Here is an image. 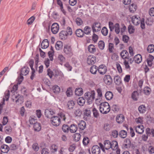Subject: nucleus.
<instances>
[{
  "label": "nucleus",
  "instance_id": "f257e3e1",
  "mask_svg": "<svg viewBox=\"0 0 154 154\" xmlns=\"http://www.w3.org/2000/svg\"><path fill=\"white\" fill-rule=\"evenodd\" d=\"M99 110L101 113L103 114H106L110 111V106L107 102L101 103L99 107Z\"/></svg>",
  "mask_w": 154,
  "mask_h": 154
},
{
  "label": "nucleus",
  "instance_id": "f03ea898",
  "mask_svg": "<svg viewBox=\"0 0 154 154\" xmlns=\"http://www.w3.org/2000/svg\"><path fill=\"white\" fill-rule=\"evenodd\" d=\"M95 93L94 91L87 92L85 94V98L89 104L92 103L95 99Z\"/></svg>",
  "mask_w": 154,
  "mask_h": 154
},
{
  "label": "nucleus",
  "instance_id": "7ed1b4c3",
  "mask_svg": "<svg viewBox=\"0 0 154 154\" xmlns=\"http://www.w3.org/2000/svg\"><path fill=\"white\" fill-rule=\"evenodd\" d=\"M51 122L53 126L56 127L58 126L61 123V119L59 116H54L51 118Z\"/></svg>",
  "mask_w": 154,
  "mask_h": 154
},
{
  "label": "nucleus",
  "instance_id": "20e7f679",
  "mask_svg": "<svg viewBox=\"0 0 154 154\" xmlns=\"http://www.w3.org/2000/svg\"><path fill=\"white\" fill-rule=\"evenodd\" d=\"M64 52L69 57H71L73 55V51L70 46L68 45H65L63 49Z\"/></svg>",
  "mask_w": 154,
  "mask_h": 154
},
{
  "label": "nucleus",
  "instance_id": "39448f33",
  "mask_svg": "<svg viewBox=\"0 0 154 154\" xmlns=\"http://www.w3.org/2000/svg\"><path fill=\"white\" fill-rule=\"evenodd\" d=\"M91 27L93 32L94 33L100 30L101 24L99 22H95L92 25Z\"/></svg>",
  "mask_w": 154,
  "mask_h": 154
},
{
  "label": "nucleus",
  "instance_id": "423d86ee",
  "mask_svg": "<svg viewBox=\"0 0 154 154\" xmlns=\"http://www.w3.org/2000/svg\"><path fill=\"white\" fill-rule=\"evenodd\" d=\"M96 62V57L93 55H90L87 58V63L88 64L92 65Z\"/></svg>",
  "mask_w": 154,
  "mask_h": 154
},
{
  "label": "nucleus",
  "instance_id": "0eeeda50",
  "mask_svg": "<svg viewBox=\"0 0 154 154\" xmlns=\"http://www.w3.org/2000/svg\"><path fill=\"white\" fill-rule=\"evenodd\" d=\"M55 113V111L51 109H46L45 112V115L46 117L48 118L51 119V118L52 117V116Z\"/></svg>",
  "mask_w": 154,
  "mask_h": 154
},
{
  "label": "nucleus",
  "instance_id": "6e6552de",
  "mask_svg": "<svg viewBox=\"0 0 154 154\" xmlns=\"http://www.w3.org/2000/svg\"><path fill=\"white\" fill-rule=\"evenodd\" d=\"M59 26L57 23H53L51 26V31L54 34H56L57 33L59 30Z\"/></svg>",
  "mask_w": 154,
  "mask_h": 154
},
{
  "label": "nucleus",
  "instance_id": "1a4fd4ad",
  "mask_svg": "<svg viewBox=\"0 0 154 154\" xmlns=\"http://www.w3.org/2000/svg\"><path fill=\"white\" fill-rule=\"evenodd\" d=\"M98 72L101 75H104L107 72L106 67L103 64L98 67Z\"/></svg>",
  "mask_w": 154,
  "mask_h": 154
},
{
  "label": "nucleus",
  "instance_id": "9d476101",
  "mask_svg": "<svg viewBox=\"0 0 154 154\" xmlns=\"http://www.w3.org/2000/svg\"><path fill=\"white\" fill-rule=\"evenodd\" d=\"M103 80L104 83L109 85H110L112 82V79L109 75H105L104 76Z\"/></svg>",
  "mask_w": 154,
  "mask_h": 154
},
{
  "label": "nucleus",
  "instance_id": "9b49d317",
  "mask_svg": "<svg viewBox=\"0 0 154 154\" xmlns=\"http://www.w3.org/2000/svg\"><path fill=\"white\" fill-rule=\"evenodd\" d=\"M16 99L15 103L16 104L19 105L22 103L23 102V97L19 94H18L17 96L15 97Z\"/></svg>",
  "mask_w": 154,
  "mask_h": 154
},
{
  "label": "nucleus",
  "instance_id": "f8f14e48",
  "mask_svg": "<svg viewBox=\"0 0 154 154\" xmlns=\"http://www.w3.org/2000/svg\"><path fill=\"white\" fill-rule=\"evenodd\" d=\"M91 151L93 154H99L100 152V149L98 146L95 145L92 147Z\"/></svg>",
  "mask_w": 154,
  "mask_h": 154
},
{
  "label": "nucleus",
  "instance_id": "ddd939ff",
  "mask_svg": "<svg viewBox=\"0 0 154 154\" xmlns=\"http://www.w3.org/2000/svg\"><path fill=\"white\" fill-rule=\"evenodd\" d=\"M139 18H140V17H139L138 18L137 17L136 15H134L132 17V21L134 25L137 26L140 23V20Z\"/></svg>",
  "mask_w": 154,
  "mask_h": 154
},
{
  "label": "nucleus",
  "instance_id": "4468645a",
  "mask_svg": "<svg viewBox=\"0 0 154 154\" xmlns=\"http://www.w3.org/2000/svg\"><path fill=\"white\" fill-rule=\"evenodd\" d=\"M131 141L129 139L126 138L124 140L123 146L125 148H129L131 146Z\"/></svg>",
  "mask_w": 154,
  "mask_h": 154
},
{
  "label": "nucleus",
  "instance_id": "2eb2a0df",
  "mask_svg": "<svg viewBox=\"0 0 154 154\" xmlns=\"http://www.w3.org/2000/svg\"><path fill=\"white\" fill-rule=\"evenodd\" d=\"M125 117L122 114L118 115L116 117V121L119 124L122 123L124 121Z\"/></svg>",
  "mask_w": 154,
  "mask_h": 154
},
{
  "label": "nucleus",
  "instance_id": "dca6fc26",
  "mask_svg": "<svg viewBox=\"0 0 154 154\" xmlns=\"http://www.w3.org/2000/svg\"><path fill=\"white\" fill-rule=\"evenodd\" d=\"M144 126L143 125H139L135 128L136 131L139 134H141L144 131Z\"/></svg>",
  "mask_w": 154,
  "mask_h": 154
},
{
  "label": "nucleus",
  "instance_id": "f3484780",
  "mask_svg": "<svg viewBox=\"0 0 154 154\" xmlns=\"http://www.w3.org/2000/svg\"><path fill=\"white\" fill-rule=\"evenodd\" d=\"M114 80L116 85H119L122 83L121 78L118 75H117L114 76Z\"/></svg>",
  "mask_w": 154,
  "mask_h": 154
},
{
  "label": "nucleus",
  "instance_id": "a211bd4d",
  "mask_svg": "<svg viewBox=\"0 0 154 154\" xmlns=\"http://www.w3.org/2000/svg\"><path fill=\"white\" fill-rule=\"evenodd\" d=\"M122 57L124 59H129L128 53L126 50H123L120 53Z\"/></svg>",
  "mask_w": 154,
  "mask_h": 154
},
{
  "label": "nucleus",
  "instance_id": "6ab92c4d",
  "mask_svg": "<svg viewBox=\"0 0 154 154\" xmlns=\"http://www.w3.org/2000/svg\"><path fill=\"white\" fill-rule=\"evenodd\" d=\"M74 101L72 100L69 101L67 103L66 106L69 109H72L75 106Z\"/></svg>",
  "mask_w": 154,
  "mask_h": 154
},
{
  "label": "nucleus",
  "instance_id": "aec40b11",
  "mask_svg": "<svg viewBox=\"0 0 154 154\" xmlns=\"http://www.w3.org/2000/svg\"><path fill=\"white\" fill-rule=\"evenodd\" d=\"M78 127L80 130H84L86 127L85 122L84 121H81L78 124Z\"/></svg>",
  "mask_w": 154,
  "mask_h": 154
},
{
  "label": "nucleus",
  "instance_id": "412c9836",
  "mask_svg": "<svg viewBox=\"0 0 154 154\" xmlns=\"http://www.w3.org/2000/svg\"><path fill=\"white\" fill-rule=\"evenodd\" d=\"M1 152L4 153H8L10 149L9 147L5 144L2 145L1 147Z\"/></svg>",
  "mask_w": 154,
  "mask_h": 154
},
{
  "label": "nucleus",
  "instance_id": "4be33fe9",
  "mask_svg": "<svg viewBox=\"0 0 154 154\" xmlns=\"http://www.w3.org/2000/svg\"><path fill=\"white\" fill-rule=\"evenodd\" d=\"M134 60L135 63L139 64L141 62L142 60V57L140 54H137L134 57Z\"/></svg>",
  "mask_w": 154,
  "mask_h": 154
},
{
  "label": "nucleus",
  "instance_id": "5701e85b",
  "mask_svg": "<svg viewBox=\"0 0 154 154\" xmlns=\"http://www.w3.org/2000/svg\"><path fill=\"white\" fill-rule=\"evenodd\" d=\"M67 36L66 31L62 30L59 33L60 38L62 40H65Z\"/></svg>",
  "mask_w": 154,
  "mask_h": 154
},
{
  "label": "nucleus",
  "instance_id": "b1692460",
  "mask_svg": "<svg viewBox=\"0 0 154 154\" xmlns=\"http://www.w3.org/2000/svg\"><path fill=\"white\" fill-rule=\"evenodd\" d=\"M48 46V41L47 39L44 40L41 44V47L42 49H45L47 48Z\"/></svg>",
  "mask_w": 154,
  "mask_h": 154
},
{
  "label": "nucleus",
  "instance_id": "393cba45",
  "mask_svg": "<svg viewBox=\"0 0 154 154\" xmlns=\"http://www.w3.org/2000/svg\"><path fill=\"white\" fill-rule=\"evenodd\" d=\"M104 148L106 150H108L111 148L112 145H111V142L109 140H106L104 142Z\"/></svg>",
  "mask_w": 154,
  "mask_h": 154
},
{
  "label": "nucleus",
  "instance_id": "a878e982",
  "mask_svg": "<svg viewBox=\"0 0 154 154\" xmlns=\"http://www.w3.org/2000/svg\"><path fill=\"white\" fill-rule=\"evenodd\" d=\"M75 34L77 36L79 37H82L84 35L83 31L81 29H78L75 31Z\"/></svg>",
  "mask_w": 154,
  "mask_h": 154
},
{
  "label": "nucleus",
  "instance_id": "bb28decb",
  "mask_svg": "<svg viewBox=\"0 0 154 154\" xmlns=\"http://www.w3.org/2000/svg\"><path fill=\"white\" fill-rule=\"evenodd\" d=\"M29 69L28 67L24 66L21 69V73L24 75H27L29 72Z\"/></svg>",
  "mask_w": 154,
  "mask_h": 154
},
{
  "label": "nucleus",
  "instance_id": "cd10ccee",
  "mask_svg": "<svg viewBox=\"0 0 154 154\" xmlns=\"http://www.w3.org/2000/svg\"><path fill=\"white\" fill-rule=\"evenodd\" d=\"M146 132L147 135L149 136L151 134L152 137H154V129H150L149 128H147L146 130Z\"/></svg>",
  "mask_w": 154,
  "mask_h": 154
},
{
  "label": "nucleus",
  "instance_id": "c85d7f7f",
  "mask_svg": "<svg viewBox=\"0 0 154 154\" xmlns=\"http://www.w3.org/2000/svg\"><path fill=\"white\" fill-rule=\"evenodd\" d=\"M98 67L96 65L92 66L90 68V72L93 74H96L98 71Z\"/></svg>",
  "mask_w": 154,
  "mask_h": 154
},
{
  "label": "nucleus",
  "instance_id": "c756f323",
  "mask_svg": "<svg viewBox=\"0 0 154 154\" xmlns=\"http://www.w3.org/2000/svg\"><path fill=\"white\" fill-rule=\"evenodd\" d=\"M139 97V94L137 91H134L131 94V98L135 101H137Z\"/></svg>",
  "mask_w": 154,
  "mask_h": 154
},
{
  "label": "nucleus",
  "instance_id": "7c9ffc66",
  "mask_svg": "<svg viewBox=\"0 0 154 154\" xmlns=\"http://www.w3.org/2000/svg\"><path fill=\"white\" fill-rule=\"evenodd\" d=\"M88 51L91 53H93L96 51V49L94 45L93 44H91L88 47Z\"/></svg>",
  "mask_w": 154,
  "mask_h": 154
},
{
  "label": "nucleus",
  "instance_id": "2f4dec72",
  "mask_svg": "<svg viewBox=\"0 0 154 154\" xmlns=\"http://www.w3.org/2000/svg\"><path fill=\"white\" fill-rule=\"evenodd\" d=\"M77 125L74 124L71 125L69 127L70 131L72 133H75L77 130Z\"/></svg>",
  "mask_w": 154,
  "mask_h": 154
},
{
  "label": "nucleus",
  "instance_id": "473e14b6",
  "mask_svg": "<svg viewBox=\"0 0 154 154\" xmlns=\"http://www.w3.org/2000/svg\"><path fill=\"white\" fill-rule=\"evenodd\" d=\"M113 96L112 93L110 91H107L105 94V97L106 99L108 100H109L112 99Z\"/></svg>",
  "mask_w": 154,
  "mask_h": 154
},
{
  "label": "nucleus",
  "instance_id": "72a5a7b5",
  "mask_svg": "<svg viewBox=\"0 0 154 154\" xmlns=\"http://www.w3.org/2000/svg\"><path fill=\"white\" fill-rule=\"evenodd\" d=\"M127 132L124 130L120 131L119 133V137L122 138H125L127 136Z\"/></svg>",
  "mask_w": 154,
  "mask_h": 154
},
{
  "label": "nucleus",
  "instance_id": "f704fd0d",
  "mask_svg": "<svg viewBox=\"0 0 154 154\" xmlns=\"http://www.w3.org/2000/svg\"><path fill=\"white\" fill-rule=\"evenodd\" d=\"M75 94L78 96H80L83 94V90L82 88H77L75 91Z\"/></svg>",
  "mask_w": 154,
  "mask_h": 154
},
{
  "label": "nucleus",
  "instance_id": "c9c22d12",
  "mask_svg": "<svg viewBox=\"0 0 154 154\" xmlns=\"http://www.w3.org/2000/svg\"><path fill=\"white\" fill-rule=\"evenodd\" d=\"M85 100L83 97H80L77 100V102L78 104L80 106H83L85 103Z\"/></svg>",
  "mask_w": 154,
  "mask_h": 154
},
{
  "label": "nucleus",
  "instance_id": "e433bc0d",
  "mask_svg": "<svg viewBox=\"0 0 154 154\" xmlns=\"http://www.w3.org/2000/svg\"><path fill=\"white\" fill-rule=\"evenodd\" d=\"M91 31V28L88 26H86L84 28L83 32L84 35H89Z\"/></svg>",
  "mask_w": 154,
  "mask_h": 154
},
{
  "label": "nucleus",
  "instance_id": "4c0bfd02",
  "mask_svg": "<svg viewBox=\"0 0 154 154\" xmlns=\"http://www.w3.org/2000/svg\"><path fill=\"white\" fill-rule=\"evenodd\" d=\"M138 111L140 113H143L146 111V107L145 106L143 105H141L139 106L138 107Z\"/></svg>",
  "mask_w": 154,
  "mask_h": 154
},
{
  "label": "nucleus",
  "instance_id": "58836bf2",
  "mask_svg": "<svg viewBox=\"0 0 154 154\" xmlns=\"http://www.w3.org/2000/svg\"><path fill=\"white\" fill-rule=\"evenodd\" d=\"M137 6L135 4H132L129 5V10L130 12L133 13L136 10Z\"/></svg>",
  "mask_w": 154,
  "mask_h": 154
},
{
  "label": "nucleus",
  "instance_id": "ea45409f",
  "mask_svg": "<svg viewBox=\"0 0 154 154\" xmlns=\"http://www.w3.org/2000/svg\"><path fill=\"white\" fill-rule=\"evenodd\" d=\"M33 128L35 131H39L41 129L40 124V123L37 122L34 125Z\"/></svg>",
  "mask_w": 154,
  "mask_h": 154
},
{
  "label": "nucleus",
  "instance_id": "a19ab883",
  "mask_svg": "<svg viewBox=\"0 0 154 154\" xmlns=\"http://www.w3.org/2000/svg\"><path fill=\"white\" fill-rule=\"evenodd\" d=\"M112 147L111 148L113 150L116 149L118 148V145L117 142L116 141H113L111 143Z\"/></svg>",
  "mask_w": 154,
  "mask_h": 154
},
{
  "label": "nucleus",
  "instance_id": "79ce46f5",
  "mask_svg": "<svg viewBox=\"0 0 154 154\" xmlns=\"http://www.w3.org/2000/svg\"><path fill=\"white\" fill-rule=\"evenodd\" d=\"M74 140L75 142L78 141L80 139L81 135L79 133H76L73 135Z\"/></svg>",
  "mask_w": 154,
  "mask_h": 154
},
{
  "label": "nucleus",
  "instance_id": "37998d69",
  "mask_svg": "<svg viewBox=\"0 0 154 154\" xmlns=\"http://www.w3.org/2000/svg\"><path fill=\"white\" fill-rule=\"evenodd\" d=\"M52 89L53 92L56 94L59 93L60 91V88L57 85H54L53 86Z\"/></svg>",
  "mask_w": 154,
  "mask_h": 154
},
{
  "label": "nucleus",
  "instance_id": "c03bdc74",
  "mask_svg": "<svg viewBox=\"0 0 154 154\" xmlns=\"http://www.w3.org/2000/svg\"><path fill=\"white\" fill-rule=\"evenodd\" d=\"M62 131L65 133H68L69 130V127L67 125H63L62 126Z\"/></svg>",
  "mask_w": 154,
  "mask_h": 154
},
{
  "label": "nucleus",
  "instance_id": "a18cd8bd",
  "mask_svg": "<svg viewBox=\"0 0 154 154\" xmlns=\"http://www.w3.org/2000/svg\"><path fill=\"white\" fill-rule=\"evenodd\" d=\"M62 47V42L60 41H57L55 45V48L57 50L61 49Z\"/></svg>",
  "mask_w": 154,
  "mask_h": 154
},
{
  "label": "nucleus",
  "instance_id": "49530a36",
  "mask_svg": "<svg viewBox=\"0 0 154 154\" xmlns=\"http://www.w3.org/2000/svg\"><path fill=\"white\" fill-rule=\"evenodd\" d=\"M147 51L149 53H152L154 51V45L150 44L148 45L147 48Z\"/></svg>",
  "mask_w": 154,
  "mask_h": 154
},
{
  "label": "nucleus",
  "instance_id": "de8ad7c7",
  "mask_svg": "<svg viewBox=\"0 0 154 154\" xmlns=\"http://www.w3.org/2000/svg\"><path fill=\"white\" fill-rule=\"evenodd\" d=\"M98 45L99 48L101 50H103L105 47V43L103 41H99L98 43Z\"/></svg>",
  "mask_w": 154,
  "mask_h": 154
},
{
  "label": "nucleus",
  "instance_id": "09e8293b",
  "mask_svg": "<svg viewBox=\"0 0 154 154\" xmlns=\"http://www.w3.org/2000/svg\"><path fill=\"white\" fill-rule=\"evenodd\" d=\"M94 116L95 118H97L99 116V113L98 111L95 108H94L92 109Z\"/></svg>",
  "mask_w": 154,
  "mask_h": 154
},
{
  "label": "nucleus",
  "instance_id": "8fccbe9b",
  "mask_svg": "<svg viewBox=\"0 0 154 154\" xmlns=\"http://www.w3.org/2000/svg\"><path fill=\"white\" fill-rule=\"evenodd\" d=\"M115 31L117 34H118L120 32V26L119 23H116L114 26Z\"/></svg>",
  "mask_w": 154,
  "mask_h": 154
},
{
  "label": "nucleus",
  "instance_id": "3c124183",
  "mask_svg": "<svg viewBox=\"0 0 154 154\" xmlns=\"http://www.w3.org/2000/svg\"><path fill=\"white\" fill-rule=\"evenodd\" d=\"M151 89L148 87H145L144 88V92L145 94L149 95L151 91Z\"/></svg>",
  "mask_w": 154,
  "mask_h": 154
},
{
  "label": "nucleus",
  "instance_id": "603ef678",
  "mask_svg": "<svg viewBox=\"0 0 154 154\" xmlns=\"http://www.w3.org/2000/svg\"><path fill=\"white\" fill-rule=\"evenodd\" d=\"M58 116L60 117V119L63 121H65L66 119L65 114L62 112H60L58 114Z\"/></svg>",
  "mask_w": 154,
  "mask_h": 154
},
{
  "label": "nucleus",
  "instance_id": "864d4df0",
  "mask_svg": "<svg viewBox=\"0 0 154 154\" xmlns=\"http://www.w3.org/2000/svg\"><path fill=\"white\" fill-rule=\"evenodd\" d=\"M114 48L113 44L109 43L108 46V50L110 53H112L113 51V49Z\"/></svg>",
  "mask_w": 154,
  "mask_h": 154
},
{
  "label": "nucleus",
  "instance_id": "5fc2aeb1",
  "mask_svg": "<svg viewBox=\"0 0 154 154\" xmlns=\"http://www.w3.org/2000/svg\"><path fill=\"white\" fill-rule=\"evenodd\" d=\"M35 17L34 16H32L30 17L29 19H28L27 21V24L31 25L32 24V23L35 20Z\"/></svg>",
  "mask_w": 154,
  "mask_h": 154
},
{
  "label": "nucleus",
  "instance_id": "6e6d98bb",
  "mask_svg": "<svg viewBox=\"0 0 154 154\" xmlns=\"http://www.w3.org/2000/svg\"><path fill=\"white\" fill-rule=\"evenodd\" d=\"M71 88H69L67 89L66 93L67 97H70L72 94V92Z\"/></svg>",
  "mask_w": 154,
  "mask_h": 154
},
{
  "label": "nucleus",
  "instance_id": "4d7b16f0",
  "mask_svg": "<svg viewBox=\"0 0 154 154\" xmlns=\"http://www.w3.org/2000/svg\"><path fill=\"white\" fill-rule=\"evenodd\" d=\"M102 34L104 36H106L108 33V30L106 27H104L102 29L101 31Z\"/></svg>",
  "mask_w": 154,
  "mask_h": 154
},
{
  "label": "nucleus",
  "instance_id": "13d9d810",
  "mask_svg": "<svg viewBox=\"0 0 154 154\" xmlns=\"http://www.w3.org/2000/svg\"><path fill=\"white\" fill-rule=\"evenodd\" d=\"M128 30L129 33L131 34L134 33V29L131 25H130L128 27Z\"/></svg>",
  "mask_w": 154,
  "mask_h": 154
},
{
  "label": "nucleus",
  "instance_id": "bf43d9fd",
  "mask_svg": "<svg viewBox=\"0 0 154 154\" xmlns=\"http://www.w3.org/2000/svg\"><path fill=\"white\" fill-rule=\"evenodd\" d=\"M75 22L78 26H81L83 23V21L82 19L79 17H77L75 19Z\"/></svg>",
  "mask_w": 154,
  "mask_h": 154
},
{
  "label": "nucleus",
  "instance_id": "052dcab7",
  "mask_svg": "<svg viewBox=\"0 0 154 154\" xmlns=\"http://www.w3.org/2000/svg\"><path fill=\"white\" fill-rule=\"evenodd\" d=\"M119 135V133L116 130H113L112 132V135L114 138H117Z\"/></svg>",
  "mask_w": 154,
  "mask_h": 154
},
{
  "label": "nucleus",
  "instance_id": "680f3d73",
  "mask_svg": "<svg viewBox=\"0 0 154 154\" xmlns=\"http://www.w3.org/2000/svg\"><path fill=\"white\" fill-rule=\"evenodd\" d=\"M82 114V111L79 109H76L74 111V114L76 116H81Z\"/></svg>",
  "mask_w": 154,
  "mask_h": 154
},
{
  "label": "nucleus",
  "instance_id": "e2e57ef3",
  "mask_svg": "<svg viewBox=\"0 0 154 154\" xmlns=\"http://www.w3.org/2000/svg\"><path fill=\"white\" fill-rule=\"evenodd\" d=\"M89 138L86 137H84L83 140V143L84 145H87L89 143Z\"/></svg>",
  "mask_w": 154,
  "mask_h": 154
},
{
  "label": "nucleus",
  "instance_id": "0e129e2a",
  "mask_svg": "<svg viewBox=\"0 0 154 154\" xmlns=\"http://www.w3.org/2000/svg\"><path fill=\"white\" fill-rule=\"evenodd\" d=\"M66 32L67 35H71L72 33V29L69 26L67 28L66 31Z\"/></svg>",
  "mask_w": 154,
  "mask_h": 154
},
{
  "label": "nucleus",
  "instance_id": "69168bd1",
  "mask_svg": "<svg viewBox=\"0 0 154 154\" xmlns=\"http://www.w3.org/2000/svg\"><path fill=\"white\" fill-rule=\"evenodd\" d=\"M145 19L143 18H142L140 21V27L142 29H145Z\"/></svg>",
  "mask_w": 154,
  "mask_h": 154
},
{
  "label": "nucleus",
  "instance_id": "338daca9",
  "mask_svg": "<svg viewBox=\"0 0 154 154\" xmlns=\"http://www.w3.org/2000/svg\"><path fill=\"white\" fill-rule=\"evenodd\" d=\"M54 51H49L48 53L49 58L51 61H53V55Z\"/></svg>",
  "mask_w": 154,
  "mask_h": 154
},
{
  "label": "nucleus",
  "instance_id": "774afa93",
  "mask_svg": "<svg viewBox=\"0 0 154 154\" xmlns=\"http://www.w3.org/2000/svg\"><path fill=\"white\" fill-rule=\"evenodd\" d=\"M32 148L33 149L36 151H38L39 149V147L38 146V144L37 143H35L33 144Z\"/></svg>",
  "mask_w": 154,
  "mask_h": 154
}]
</instances>
